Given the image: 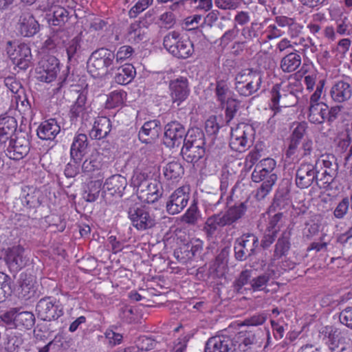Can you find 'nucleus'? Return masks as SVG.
<instances>
[{
  "label": "nucleus",
  "instance_id": "obj_53",
  "mask_svg": "<svg viewBox=\"0 0 352 352\" xmlns=\"http://www.w3.org/2000/svg\"><path fill=\"white\" fill-rule=\"evenodd\" d=\"M290 249V242L287 237L282 236L278 239L275 245L274 261L278 260L285 256Z\"/></svg>",
  "mask_w": 352,
  "mask_h": 352
},
{
  "label": "nucleus",
  "instance_id": "obj_56",
  "mask_svg": "<svg viewBox=\"0 0 352 352\" xmlns=\"http://www.w3.org/2000/svg\"><path fill=\"white\" fill-rule=\"evenodd\" d=\"M119 317L128 324L135 323L138 320L134 309L129 305H124L120 309Z\"/></svg>",
  "mask_w": 352,
  "mask_h": 352
},
{
  "label": "nucleus",
  "instance_id": "obj_6",
  "mask_svg": "<svg viewBox=\"0 0 352 352\" xmlns=\"http://www.w3.org/2000/svg\"><path fill=\"white\" fill-rule=\"evenodd\" d=\"M115 59V54L109 50L101 48L94 52L87 61V69L94 77L106 72Z\"/></svg>",
  "mask_w": 352,
  "mask_h": 352
},
{
  "label": "nucleus",
  "instance_id": "obj_2",
  "mask_svg": "<svg viewBox=\"0 0 352 352\" xmlns=\"http://www.w3.org/2000/svg\"><path fill=\"white\" fill-rule=\"evenodd\" d=\"M0 318L6 324L20 331L31 329L36 322L34 314L21 307L10 308L0 316Z\"/></svg>",
  "mask_w": 352,
  "mask_h": 352
},
{
  "label": "nucleus",
  "instance_id": "obj_48",
  "mask_svg": "<svg viewBox=\"0 0 352 352\" xmlns=\"http://www.w3.org/2000/svg\"><path fill=\"white\" fill-rule=\"evenodd\" d=\"M331 17L335 21L336 28L339 36H349L352 35V23L349 21L346 16L336 19L331 14Z\"/></svg>",
  "mask_w": 352,
  "mask_h": 352
},
{
  "label": "nucleus",
  "instance_id": "obj_52",
  "mask_svg": "<svg viewBox=\"0 0 352 352\" xmlns=\"http://www.w3.org/2000/svg\"><path fill=\"white\" fill-rule=\"evenodd\" d=\"M300 47L302 53L306 54L309 51L314 53L316 50V46L313 39L309 36H299L293 41V47Z\"/></svg>",
  "mask_w": 352,
  "mask_h": 352
},
{
  "label": "nucleus",
  "instance_id": "obj_39",
  "mask_svg": "<svg viewBox=\"0 0 352 352\" xmlns=\"http://www.w3.org/2000/svg\"><path fill=\"white\" fill-rule=\"evenodd\" d=\"M301 65L300 54L291 52L285 56L280 60V67L285 73H291L296 71Z\"/></svg>",
  "mask_w": 352,
  "mask_h": 352
},
{
  "label": "nucleus",
  "instance_id": "obj_5",
  "mask_svg": "<svg viewBox=\"0 0 352 352\" xmlns=\"http://www.w3.org/2000/svg\"><path fill=\"white\" fill-rule=\"evenodd\" d=\"M314 168L320 177L319 180L322 182V186L320 187L327 188L338 175L337 159L331 154L321 155L317 159Z\"/></svg>",
  "mask_w": 352,
  "mask_h": 352
},
{
  "label": "nucleus",
  "instance_id": "obj_10",
  "mask_svg": "<svg viewBox=\"0 0 352 352\" xmlns=\"http://www.w3.org/2000/svg\"><path fill=\"white\" fill-rule=\"evenodd\" d=\"M255 270L246 269L243 270L235 281L234 286H245L250 284V286H265L269 283L274 284L273 280L276 274L273 270H268L265 274L254 277Z\"/></svg>",
  "mask_w": 352,
  "mask_h": 352
},
{
  "label": "nucleus",
  "instance_id": "obj_21",
  "mask_svg": "<svg viewBox=\"0 0 352 352\" xmlns=\"http://www.w3.org/2000/svg\"><path fill=\"white\" fill-rule=\"evenodd\" d=\"M169 90L173 102L179 106L188 98L190 93L187 79L180 77L171 80L169 84Z\"/></svg>",
  "mask_w": 352,
  "mask_h": 352
},
{
  "label": "nucleus",
  "instance_id": "obj_7",
  "mask_svg": "<svg viewBox=\"0 0 352 352\" xmlns=\"http://www.w3.org/2000/svg\"><path fill=\"white\" fill-rule=\"evenodd\" d=\"M6 51L13 64L20 69H26L30 67L32 55L28 44L9 41Z\"/></svg>",
  "mask_w": 352,
  "mask_h": 352
},
{
  "label": "nucleus",
  "instance_id": "obj_34",
  "mask_svg": "<svg viewBox=\"0 0 352 352\" xmlns=\"http://www.w3.org/2000/svg\"><path fill=\"white\" fill-rule=\"evenodd\" d=\"M298 74L300 77L304 78V84L306 87V89L309 92H311L314 90V88L317 87V85L320 80H318V73L316 69L314 68L312 65L303 64Z\"/></svg>",
  "mask_w": 352,
  "mask_h": 352
},
{
  "label": "nucleus",
  "instance_id": "obj_28",
  "mask_svg": "<svg viewBox=\"0 0 352 352\" xmlns=\"http://www.w3.org/2000/svg\"><path fill=\"white\" fill-rule=\"evenodd\" d=\"M330 95L333 101L339 103L349 100L352 96L351 85L344 80H339L332 86Z\"/></svg>",
  "mask_w": 352,
  "mask_h": 352
},
{
  "label": "nucleus",
  "instance_id": "obj_41",
  "mask_svg": "<svg viewBox=\"0 0 352 352\" xmlns=\"http://www.w3.org/2000/svg\"><path fill=\"white\" fill-rule=\"evenodd\" d=\"M135 75L134 67L131 64H125L118 69L115 76V81L120 85L130 82Z\"/></svg>",
  "mask_w": 352,
  "mask_h": 352
},
{
  "label": "nucleus",
  "instance_id": "obj_42",
  "mask_svg": "<svg viewBox=\"0 0 352 352\" xmlns=\"http://www.w3.org/2000/svg\"><path fill=\"white\" fill-rule=\"evenodd\" d=\"M160 122L156 120L146 122L139 132L140 139L144 142H148L149 140L144 136H151L155 138L157 136L160 129Z\"/></svg>",
  "mask_w": 352,
  "mask_h": 352
},
{
  "label": "nucleus",
  "instance_id": "obj_3",
  "mask_svg": "<svg viewBox=\"0 0 352 352\" xmlns=\"http://www.w3.org/2000/svg\"><path fill=\"white\" fill-rule=\"evenodd\" d=\"M325 83V80H320L317 85L316 89L310 96L307 118L311 123L315 124H322L327 118L329 112L328 105L320 101Z\"/></svg>",
  "mask_w": 352,
  "mask_h": 352
},
{
  "label": "nucleus",
  "instance_id": "obj_23",
  "mask_svg": "<svg viewBox=\"0 0 352 352\" xmlns=\"http://www.w3.org/2000/svg\"><path fill=\"white\" fill-rule=\"evenodd\" d=\"M142 191H138L137 194L140 199L148 204L157 201L163 193L161 183L155 179L151 180L144 188H142Z\"/></svg>",
  "mask_w": 352,
  "mask_h": 352
},
{
  "label": "nucleus",
  "instance_id": "obj_55",
  "mask_svg": "<svg viewBox=\"0 0 352 352\" xmlns=\"http://www.w3.org/2000/svg\"><path fill=\"white\" fill-rule=\"evenodd\" d=\"M324 19V14L318 12L312 15L311 20L307 23V28L309 32L316 36L322 30L321 22Z\"/></svg>",
  "mask_w": 352,
  "mask_h": 352
},
{
  "label": "nucleus",
  "instance_id": "obj_40",
  "mask_svg": "<svg viewBox=\"0 0 352 352\" xmlns=\"http://www.w3.org/2000/svg\"><path fill=\"white\" fill-rule=\"evenodd\" d=\"M102 178L96 177V179L90 181L84 190L83 198L89 202L96 201L100 194L102 184Z\"/></svg>",
  "mask_w": 352,
  "mask_h": 352
},
{
  "label": "nucleus",
  "instance_id": "obj_26",
  "mask_svg": "<svg viewBox=\"0 0 352 352\" xmlns=\"http://www.w3.org/2000/svg\"><path fill=\"white\" fill-rule=\"evenodd\" d=\"M276 161L270 157L263 159L256 166L252 173V179L254 182H260L269 178L276 167Z\"/></svg>",
  "mask_w": 352,
  "mask_h": 352
},
{
  "label": "nucleus",
  "instance_id": "obj_51",
  "mask_svg": "<svg viewBox=\"0 0 352 352\" xmlns=\"http://www.w3.org/2000/svg\"><path fill=\"white\" fill-rule=\"evenodd\" d=\"M264 38H261V43H265L270 41L274 40L282 37L285 34V31L278 28V27L275 24H270L265 28H264Z\"/></svg>",
  "mask_w": 352,
  "mask_h": 352
},
{
  "label": "nucleus",
  "instance_id": "obj_14",
  "mask_svg": "<svg viewBox=\"0 0 352 352\" xmlns=\"http://www.w3.org/2000/svg\"><path fill=\"white\" fill-rule=\"evenodd\" d=\"M6 155L12 160H19L23 158L30 151V142L24 136H15L5 144Z\"/></svg>",
  "mask_w": 352,
  "mask_h": 352
},
{
  "label": "nucleus",
  "instance_id": "obj_11",
  "mask_svg": "<svg viewBox=\"0 0 352 352\" xmlns=\"http://www.w3.org/2000/svg\"><path fill=\"white\" fill-rule=\"evenodd\" d=\"M38 317L45 321L58 320L63 315V309L55 299L52 297L41 298L36 306Z\"/></svg>",
  "mask_w": 352,
  "mask_h": 352
},
{
  "label": "nucleus",
  "instance_id": "obj_8",
  "mask_svg": "<svg viewBox=\"0 0 352 352\" xmlns=\"http://www.w3.org/2000/svg\"><path fill=\"white\" fill-rule=\"evenodd\" d=\"M203 144V140L200 138L193 137L188 133L184 140V145L181 151L183 159L195 166L205 153Z\"/></svg>",
  "mask_w": 352,
  "mask_h": 352
},
{
  "label": "nucleus",
  "instance_id": "obj_25",
  "mask_svg": "<svg viewBox=\"0 0 352 352\" xmlns=\"http://www.w3.org/2000/svg\"><path fill=\"white\" fill-rule=\"evenodd\" d=\"M82 40L80 35L63 39L62 45L66 52L68 62L77 60L82 52Z\"/></svg>",
  "mask_w": 352,
  "mask_h": 352
},
{
  "label": "nucleus",
  "instance_id": "obj_45",
  "mask_svg": "<svg viewBox=\"0 0 352 352\" xmlns=\"http://www.w3.org/2000/svg\"><path fill=\"white\" fill-rule=\"evenodd\" d=\"M148 172L146 169L138 168L133 173L131 178V184L136 189V192L142 191V188L151 180L148 179Z\"/></svg>",
  "mask_w": 352,
  "mask_h": 352
},
{
  "label": "nucleus",
  "instance_id": "obj_15",
  "mask_svg": "<svg viewBox=\"0 0 352 352\" xmlns=\"http://www.w3.org/2000/svg\"><path fill=\"white\" fill-rule=\"evenodd\" d=\"M189 191L188 186H182L170 195L166 203V210L170 214H178L186 206L190 198Z\"/></svg>",
  "mask_w": 352,
  "mask_h": 352
},
{
  "label": "nucleus",
  "instance_id": "obj_43",
  "mask_svg": "<svg viewBox=\"0 0 352 352\" xmlns=\"http://www.w3.org/2000/svg\"><path fill=\"white\" fill-rule=\"evenodd\" d=\"M267 20L261 23L252 22L250 26L243 28L241 34L246 39L249 40L264 36L263 32Z\"/></svg>",
  "mask_w": 352,
  "mask_h": 352
},
{
  "label": "nucleus",
  "instance_id": "obj_57",
  "mask_svg": "<svg viewBox=\"0 0 352 352\" xmlns=\"http://www.w3.org/2000/svg\"><path fill=\"white\" fill-rule=\"evenodd\" d=\"M267 314L265 312L254 314L249 318H245L242 322L239 323L241 326H258L261 325L266 321Z\"/></svg>",
  "mask_w": 352,
  "mask_h": 352
},
{
  "label": "nucleus",
  "instance_id": "obj_47",
  "mask_svg": "<svg viewBox=\"0 0 352 352\" xmlns=\"http://www.w3.org/2000/svg\"><path fill=\"white\" fill-rule=\"evenodd\" d=\"M126 99V94L122 90H115L108 96L105 106L108 109H113L121 107Z\"/></svg>",
  "mask_w": 352,
  "mask_h": 352
},
{
  "label": "nucleus",
  "instance_id": "obj_35",
  "mask_svg": "<svg viewBox=\"0 0 352 352\" xmlns=\"http://www.w3.org/2000/svg\"><path fill=\"white\" fill-rule=\"evenodd\" d=\"M88 146L87 137L85 134H77L71 146V156L75 160H80L86 154Z\"/></svg>",
  "mask_w": 352,
  "mask_h": 352
},
{
  "label": "nucleus",
  "instance_id": "obj_36",
  "mask_svg": "<svg viewBox=\"0 0 352 352\" xmlns=\"http://www.w3.org/2000/svg\"><path fill=\"white\" fill-rule=\"evenodd\" d=\"M51 8V12L45 15V19L50 25H61L67 21L68 12L64 8L57 5H54Z\"/></svg>",
  "mask_w": 352,
  "mask_h": 352
},
{
  "label": "nucleus",
  "instance_id": "obj_37",
  "mask_svg": "<svg viewBox=\"0 0 352 352\" xmlns=\"http://www.w3.org/2000/svg\"><path fill=\"white\" fill-rule=\"evenodd\" d=\"M247 207L245 203H240L228 208L224 215L221 217L222 225H230L235 222L245 214Z\"/></svg>",
  "mask_w": 352,
  "mask_h": 352
},
{
  "label": "nucleus",
  "instance_id": "obj_29",
  "mask_svg": "<svg viewBox=\"0 0 352 352\" xmlns=\"http://www.w3.org/2000/svg\"><path fill=\"white\" fill-rule=\"evenodd\" d=\"M102 166V155L95 151L82 164V170L89 176L96 175V177L103 178L100 169Z\"/></svg>",
  "mask_w": 352,
  "mask_h": 352
},
{
  "label": "nucleus",
  "instance_id": "obj_60",
  "mask_svg": "<svg viewBox=\"0 0 352 352\" xmlns=\"http://www.w3.org/2000/svg\"><path fill=\"white\" fill-rule=\"evenodd\" d=\"M239 109V102L236 100L229 98L226 102V123L229 124L231 120L235 116Z\"/></svg>",
  "mask_w": 352,
  "mask_h": 352
},
{
  "label": "nucleus",
  "instance_id": "obj_32",
  "mask_svg": "<svg viewBox=\"0 0 352 352\" xmlns=\"http://www.w3.org/2000/svg\"><path fill=\"white\" fill-rule=\"evenodd\" d=\"M320 333L324 336L325 344L328 346L331 352L341 346V331L333 326H326L323 327Z\"/></svg>",
  "mask_w": 352,
  "mask_h": 352
},
{
  "label": "nucleus",
  "instance_id": "obj_9",
  "mask_svg": "<svg viewBox=\"0 0 352 352\" xmlns=\"http://www.w3.org/2000/svg\"><path fill=\"white\" fill-rule=\"evenodd\" d=\"M60 72V63L54 56L43 58L36 69V78L44 82L50 83L57 78Z\"/></svg>",
  "mask_w": 352,
  "mask_h": 352
},
{
  "label": "nucleus",
  "instance_id": "obj_18",
  "mask_svg": "<svg viewBox=\"0 0 352 352\" xmlns=\"http://www.w3.org/2000/svg\"><path fill=\"white\" fill-rule=\"evenodd\" d=\"M264 336L265 331L261 329L241 331L237 333L235 342L239 343V347L245 351L254 345H261Z\"/></svg>",
  "mask_w": 352,
  "mask_h": 352
},
{
  "label": "nucleus",
  "instance_id": "obj_44",
  "mask_svg": "<svg viewBox=\"0 0 352 352\" xmlns=\"http://www.w3.org/2000/svg\"><path fill=\"white\" fill-rule=\"evenodd\" d=\"M145 34L146 28L140 22L135 21L129 26L126 38L130 43H138L144 38Z\"/></svg>",
  "mask_w": 352,
  "mask_h": 352
},
{
  "label": "nucleus",
  "instance_id": "obj_58",
  "mask_svg": "<svg viewBox=\"0 0 352 352\" xmlns=\"http://www.w3.org/2000/svg\"><path fill=\"white\" fill-rule=\"evenodd\" d=\"M134 54V50L129 45H123L118 48L115 58L117 63L130 60Z\"/></svg>",
  "mask_w": 352,
  "mask_h": 352
},
{
  "label": "nucleus",
  "instance_id": "obj_54",
  "mask_svg": "<svg viewBox=\"0 0 352 352\" xmlns=\"http://www.w3.org/2000/svg\"><path fill=\"white\" fill-rule=\"evenodd\" d=\"M4 82L8 89L14 94L15 100L18 103V100L21 99V95L23 94V89L21 83L10 76L6 78Z\"/></svg>",
  "mask_w": 352,
  "mask_h": 352
},
{
  "label": "nucleus",
  "instance_id": "obj_50",
  "mask_svg": "<svg viewBox=\"0 0 352 352\" xmlns=\"http://www.w3.org/2000/svg\"><path fill=\"white\" fill-rule=\"evenodd\" d=\"M237 240L241 245L244 246L245 251L249 252L251 255L254 254L255 249L258 245V237L252 233L244 234Z\"/></svg>",
  "mask_w": 352,
  "mask_h": 352
},
{
  "label": "nucleus",
  "instance_id": "obj_30",
  "mask_svg": "<svg viewBox=\"0 0 352 352\" xmlns=\"http://www.w3.org/2000/svg\"><path fill=\"white\" fill-rule=\"evenodd\" d=\"M17 127V122L12 116H0V142L6 144L8 140L13 138Z\"/></svg>",
  "mask_w": 352,
  "mask_h": 352
},
{
  "label": "nucleus",
  "instance_id": "obj_1",
  "mask_svg": "<svg viewBox=\"0 0 352 352\" xmlns=\"http://www.w3.org/2000/svg\"><path fill=\"white\" fill-rule=\"evenodd\" d=\"M295 76H291L287 80L275 84L270 91L269 107L276 112H280L281 108L294 106L296 104L298 95L302 93L303 86L301 80Z\"/></svg>",
  "mask_w": 352,
  "mask_h": 352
},
{
  "label": "nucleus",
  "instance_id": "obj_4",
  "mask_svg": "<svg viewBox=\"0 0 352 352\" xmlns=\"http://www.w3.org/2000/svg\"><path fill=\"white\" fill-rule=\"evenodd\" d=\"M237 92L243 96H250L256 93L261 87L262 75L252 69H245L239 73L235 78Z\"/></svg>",
  "mask_w": 352,
  "mask_h": 352
},
{
  "label": "nucleus",
  "instance_id": "obj_16",
  "mask_svg": "<svg viewBox=\"0 0 352 352\" xmlns=\"http://www.w3.org/2000/svg\"><path fill=\"white\" fill-rule=\"evenodd\" d=\"M129 217L133 226L138 230H144L153 227L155 219L144 207L131 208L129 211Z\"/></svg>",
  "mask_w": 352,
  "mask_h": 352
},
{
  "label": "nucleus",
  "instance_id": "obj_63",
  "mask_svg": "<svg viewBox=\"0 0 352 352\" xmlns=\"http://www.w3.org/2000/svg\"><path fill=\"white\" fill-rule=\"evenodd\" d=\"M23 343V335L20 333H14L8 336V349L14 351Z\"/></svg>",
  "mask_w": 352,
  "mask_h": 352
},
{
  "label": "nucleus",
  "instance_id": "obj_49",
  "mask_svg": "<svg viewBox=\"0 0 352 352\" xmlns=\"http://www.w3.org/2000/svg\"><path fill=\"white\" fill-rule=\"evenodd\" d=\"M277 179L276 174H272L266 180H263L261 186L257 189L255 197L257 200L261 201L271 192L273 186Z\"/></svg>",
  "mask_w": 352,
  "mask_h": 352
},
{
  "label": "nucleus",
  "instance_id": "obj_12",
  "mask_svg": "<svg viewBox=\"0 0 352 352\" xmlns=\"http://www.w3.org/2000/svg\"><path fill=\"white\" fill-rule=\"evenodd\" d=\"M4 261L10 272H17L29 261L25 249L20 245L8 248L5 250Z\"/></svg>",
  "mask_w": 352,
  "mask_h": 352
},
{
  "label": "nucleus",
  "instance_id": "obj_38",
  "mask_svg": "<svg viewBox=\"0 0 352 352\" xmlns=\"http://www.w3.org/2000/svg\"><path fill=\"white\" fill-rule=\"evenodd\" d=\"M184 173V168L178 161L168 162L163 168V175L168 181H178Z\"/></svg>",
  "mask_w": 352,
  "mask_h": 352
},
{
  "label": "nucleus",
  "instance_id": "obj_46",
  "mask_svg": "<svg viewBox=\"0 0 352 352\" xmlns=\"http://www.w3.org/2000/svg\"><path fill=\"white\" fill-rule=\"evenodd\" d=\"M89 109V105L87 103V95L82 92L80 93L75 103L72 106L70 112L74 117L83 116Z\"/></svg>",
  "mask_w": 352,
  "mask_h": 352
},
{
  "label": "nucleus",
  "instance_id": "obj_20",
  "mask_svg": "<svg viewBox=\"0 0 352 352\" xmlns=\"http://www.w3.org/2000/svg\"><path fill=\"white\" fill-rule=\"evenodd\" d=\"M17 30L23 36L31 37L38 32L40 25L31 12H23L19 19Z\"/></svg>",
  "mask_w": 352,
  "mask_h": 352
},
{
  "label": "nucleus",
  "instance_id": "obj_22",
  "mask_svg": "<svg viewBox=\"0 0 352 352\" xmlns=\"http://www.w3.org/2000/svg\"><path fill=\"white\" fill-rule=\"evenodd\" d=\"M171 36L170 38L167 39L166 45L169 48V53L179 58H187L194 52V45L192 42L187 37L183 36L177 47H173V43L175 40Z\"/></svg>",
  "mask_w": 352,
  "mask_h": 352
},
{
  "label": "nucleus",
  "instance_id": "obj_27",
  "mask_svg": "<svg viewBox=\"0 0 352 352\" xmlns=\"http://www.w3.org/2000/svg\"><path fill=\"white\" fill-rule=\"evenodd\" d=\"M127 185L126 179L121 175H113L107 178L103 184V190L111 195L122 197Z\"/></svg>",
  "mask_w": 352,
  "mask_h": 352
},
{
  "label": "nucleus",
  "instance_id": "obj_19",
  "mask_svg": "<svg viewBox=\"0 0 352 352\" xmlns=\"http://www.w3.org/2000/svg\"><path fill=\"white\" fill-rule=\"evenodd\" d=\"M319 177L314 166L311 164H302L296 171V183L300 188H307Z\"/></svg>",
  "mask_w": 352,
  "mask_h": 352
},
{
  "label": "nucleus",
  "instance_id": "obj_61",
  "mask_svg": "<svg viewBox=\"0 0 352 352\" xmlns=\"http://www.w3.org/2000/svg\"><path fill=\"white\" fill-rule=\"evenodd\" d=\"M34 287H14L13 292L21 300H28L35 297Z\"/></svg>",
  "mask_w": 352,
  "mask_h": 352
},
{
  "label": "nucleus",
  "instance_id": "obj_62",
  "mask_svg": "<svg viewBox=\"0 0 352 352\" xmlns=\"http://www.w3.org/2000/svg\"><path fill=\"white\" fill-rule=\"evenodd\" d=\"M153 2V0H138L129 11L130 17H136L140 13L144 11Z\"/></svg>",
  "mask_w": 352,
  "mask_h": 352
},
{
  "label": "nucleus",
  "instance_id": "obj_31",
  "mask_svg": "<svg viewBox=\"0 0 352 352\" xmlns=\"http://www.w3.org/2000/svg\"><path fill=\"white\" fill-rule=\"evenodd\" d=\"M60 127L55 119H49L41 123L37 129L38 137L44 140H54L60 133Z\"/></svg>",
  "mask_w": 352,
  "mask_h": 352
},
{
  "label": "nucleus",
  "instance_id": "obj_24",
  "mask_svg": "<svg viewBox=\"0 0 352 352\" xmlns=\"http://www.w3.org/2000/svg\"><path fill=\"white\" fill-rule=\"evenodd\" d=\"M239 327V323L233 322L228 327L221 329V352H234L236 331Z\"/></svg>",
  "mask_w": 352,
  "mask_h": 352
},
{
  "label": "nucleus",
  "instance_id": "obj_33",
  "mask_svg": "<svg viewBox=\"0 0 352 352\" xmlns=\"http://www.w3.org/2000/svg\"><path fill=\"white\" fill-rule=\"evenodd\" d=\"M110 120L105 116L97 117L90 130L89 135L92 139L100 140L105 138L111 131Z\"/></svg>",
  "mask_w": 352,
  "mask_h": 352
},
{
  "label": "nucleus",
  "instance_id": "obj_64",
  "mask_svg": "<svg viewBox=\"0 0 352 352\" xmlns=\"http://www.w3.org/2000/svg\"><path fill=\"white\" fill-rule=\"evenodd\" d=\"M198 208L196 204H192L182 216V220L187 223L193 224L198 219Z\"/></svg>",
  "mask_w": 352,
  "mask_h": 352
},
{
  "label": "nucleus",
  "instance_id": "obj_13",
  "mask_svg": "<svg viewBox=\"0 0 352 352\" xmlns=\"http://www.w3.org/2000/svg\"><path fill=\"white\" fill-rule=\"evenodd\" d=\"M252 131L251 126L244 123L232 128L229 142L231 149L240 153L245 151L248 147V135Z\"/></svg>",
  "mask_w": 352,
  "mask_h": 352
},
{
  "label": "nucleus",
  "instance_id": "obj_17",
  "mask_svg": "<svg viewBox=\"0 0 352 352\" xmlns=\"http://www.w3.org/2000/svg\"><path fill=\"white\" fill-rule=\"evenodd\" d=\"M187 135L184 127L180 123L171 122L165 126L164 144L169 148L179 146Z\"/></svg>",
  "mask_w": 352,
  "mask_h": 352
},
{
  "label": "nucleus",
  "instance_id": "obj_59",
  "mask_svg": "<svg viewBox=\"0 0 352 352\" xmlns=\"http://www.w3.org/2000/svg\"><path fill=\"white\" fill-rule=\"evenodd\" d=\"M135 343L140 351L151 350L155 347L157 344L153 339L146 336L138 338Z\"/></svg>",
  "mask_w": 352,
  "mask_h": 352
}]
</instances>
